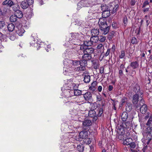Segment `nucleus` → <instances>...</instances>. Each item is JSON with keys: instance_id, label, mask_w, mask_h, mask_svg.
Here are the masks:
<instances>
[{"instance_id": "2", "label": "nucleus", "mask_w": 152, "mask_h": 152, "mask_svg": "<svg viewBox=\"0 0 152 152\" xmlns=\"http://www.w3.org/2000/svg\"><path fill=\"white\" fill-rule=\"evenodd\" d=\"M71 38H70L68 42L66 43L64 45L66 47L71 48H74L75 47L73 45H80V41L78 39L80 34L77 33H72Z\"/></svg>"}, {"instance_id": "17", "label": "nucleus", "mask_w": 152, "mask_h": 152, "mask_svg": "<svg viewBox=\"0 0 152 152\" xmlns=\"http://www.w3.org/2000/svg\"><path fill=\"white\" fill-rule=\"evenodd\" d=\"M64 92L65 95L66 97H70L73 96V91H70L66 89L65 90Z\"/></svg>"}, {"instance_id": "11", "label": "nucleus", "mask_w": 152, "mask_h": 152, "mask_svg": "<svg viewBox=\"0 0 152 152\" xmlns=\"http://www.w3.org/2000/svg\"><path fill=\"white\" fill-rule=\"evenodd\" d=\"M145 116L144 117L145 119L147 120L149 118L147 122L148 124L149 123H152V113L150 111H147L145 113Z\"/></svg>"}, {"instance_id": "61", "label": "nucleus", "mask_w": 152, "mask_h": 152, "mask_svg": "<svg viewBox=\"0 0 152 152\" xmlns=\"http://www.w3.org/2000/svg\"><path fill=\"white\" fill-rule=\"evenodd\" d=\"M113 88V87L112 86L110 85L108 86V90L110 91H112Z\"/></svg>"}, {"instance_id": "56", "label": "nucleus", "mask_w": 152, "mask_h": 152, "mask_svg": "<svg viewBox=\"0 0 152 152\" xmlns=\"http://www.w3.org/2000/svg\"><path fill=\"white\" fill-rule=\"evenodd\" d=\"M26 1L29 5L33 4L34 2V0H26Z\"/></svg>"}, {"instance_id": "10", "label": "nucleus", "mask_w": 152, "mask_h": 152, "mask_svg": "<svg viewBox=\"0 0 152 152\" xmlns=\"http://www.w3.org/2000/svg\"><path fill=\"white\" fill-rule=\"evenodd\" d=\"M83 75L84 76V81L86 83H88L90 81V76L88 75V72L86 71L83 72Z\"/></svg>"}, {"instance_id": "33", "label": "nucleus", "mask_w": 152, "mask_h": 152, "mask_svg": "<svg viewBox=\"0 0 152 152\" xmlns=\"http://www.w3.org/2000/svg\"><path fill=\"white\" fill-rule=\"evenodd\" d=\"M15 27L14 25L12 23L9 24L7 26L8 29L10 32L14 30Z\"/></svg>"}, {"instance_id": "38", "label": "nucleus", "mask_w": 152, "mask_h": 152, "mask_svg": "<svg viewBox=\"0 0 152 152\" xmlns=\"http://www.w3.org/2000/svg\"><path fill=\"white\" fill-rule=\"evenodd\" d=\"M18 18V17L15 15H12L10 17V20L11 22H14L17 21Z\"/></svg>"}, {"instance_id": "39", "label": "nucleus", "mask_w": 152, "mask_h": 152, "mask_svg": "<svg viewBox=\"0 0 152 152\" xmlns=\"http://www.w3.org/2000/svg\"><path fill=\"white\" fill-rule=\"evenodd\" d=\"M98 39L99 41L101 42H103L106 40V37L103 35H100L98 36Z\"/></svg>"}, {"instance_id": "19", "label": "nucleus", "mask_w": 152, "mask_h": 152, "mask_svg": "<svg viewBox=\"0 0 152 152\" xmlns=\"http://www.w3.org/2000/svg\"><path fill=\"white\" fill-rule=\"evenodd\" d=\"M116 129L117 134H120V133L121 134L124 133V129L121 125H118L116 126Z\"/></svg>"}, {"instance_id": "14", "label": "nucleus", "mask_w": 152, "mask_h": 152, "mask_svg": "<svg viewBox=\"0 0 152 152\" xmlns=\"http://www.w3.org/2000/svg\"><path fill=\"white\" fill-rule=\"evenodd\" d=\"M88 115L90 117H93L94 120L96 121L97 119V116L96 115V112L94 110H90L88 113Z\"/></svg>"}, {"instance_id": "8", "label": "nucleus", "mask_w": 152, "mask_h": 152, "mask_svg": "<svg viewBox=\"0 0 152 152\" xmlns=\"http://www.w3.org/2000/svg\"><path fill=\"white\" fill-rule=\"evenodd\" d=\"M67 86V89L71 91H73V90L78 88L79 85L77 84H75L74 83H71L70 84H67L65 85L64 87Z\"/></svg>"}, {"instance_id": "47", "label": "nucleus", "mask_w": 152, "mask_h": 152, "mask_svg": "<svg viewBox=\"0 0 152 152\" xmlns=\"http://www.w3.org/2000/svg\"><path fill=\"white\" fill-rule=\"evenodd\" d=\"M96 48L98 50H102L103 51L104 46L102 44H100L98 45L96 47Z\"/></svg>"}, {"instance_id": "64", "label": "nucleus", "mask_w": 152, "mask_h": 152, "mask_svg": "<svg viewBox=\"0 0 152 152\" xmlns=\"http://www.w3.org/2000/svg\"><path fill=\"white\" fill-rule=\"evenodd\" d=\"M115 50V45H113L112 47V50L113 52H114Z\"/></svg>"}, {"instance_id": "34", "label": "nucleus", "mask_w": 152, "mask_h": 152, "mask_svg": "<svg viewBox=\"0 0 152 152\" xmlns=\"http://www.w3.org/2000/svg\"><path fill=\"white\" fill-rule=\"evenodd\" d=\"M90 39L91 42L92 43V44L94 43H96L98 40V36H93L91 37Z\"/></svg>"}, {"instance_id": "43", "label": "nucleus", "mask_w": 152, "mask_h": 152, "mask_svg": "<svg viewBox=\"0 0 152 152\" xmlns=\"http://www.w3.org/2000/svg\"><path fill=\"white\" fill-rule=\"evenodd\" d=\"M80 64V61L77 60H73L72 63V66L75 67V66H77Z\"/></svg>"}, {"instance_id": "52", "label": "nucleus", "mask_w": 152, "mask_h": 152, "mask_svg": "<svg viewBox=\"0 0 152 152\" xmlns=\"http://www.w3.org/2000/svg\"><path fill=\"white\" fill-rule=\"evenodd\" d=\"M35 41H36V40L33 39V41H32L31 42H30V45L32 46H36V45H37V43H35Z\"/></svg>"}, {"instance_id": "63", "label": "nucleus", "mask_w": 152, "mask_h": 152, "mask_svg": "<svg viewBox=\"0 0 152 152\" xmlns=\"http://www.w3.org/2000/svg\"><path fill=\"white\" fill-rule=\"evenodd\" d=\"M10 40L13 41L15 39L16 37L13 36H12L10 37Z\"/></svg>"}, {"instance_id": "16", "label": "nucleus", "mask_w": 152, "mask_h": 152, "mask_svg": "<svg viewBox=\"0 0 152 152\" xmlns=\"http://www.w3.org/2000/svg\"><path fill=\"white\" fill-rule=\"evenodd\" d=\"M139 96L137 94L134 95L132 98V102L134 105L136 104L138 101Z\"/></svg>"}, {"instance_id": "6", "label": "nucleus", "mask_w": 152, "mask_h": 152, "mask_svg": "<svg viewBox=\"0 0 152 152\" xmlns=\"http://www.w3.org/2000/svg\"><path fill=\"white\" fill-rule=\"evenodd\" d=\"M140 102V105H142L140 108V112L142 114H145L148 111L147 106L145 104H144L143 100L141 99Z\"/></svg>"}, {"instance_id": "28", "label": "nucleus", "mask_w": 152, "mask_h": 152, "mask_svg": "<svg viewBox=\"0 0 152 152\" xmlns=\"http://www.w3.org/2000/svg\"><path fill=\"white\" fill-rule=\"evenodd\" d=\"M110 10H107L106 11L102 12V16L104 18L108 17L110 15Z\"/></svg>"}, {"instance_id": "41", "label": "nucleus", "mask_w": 152, "mask_h": 152, "mask_svg": "<svg viewBox=\"0 0 152 152\" xmlns=\"http://www.w3.org/2000/svg\"><path fill=\"white\" fill-rule=\"evenodd\" d=\"M140 87L139 85L136 84L135 85L133 91L135 93H138L140 90Z\"/></svg>"}, {"instance_id": "25", "label": "nucleus", "mask_w": 152, "mask_h": 152, "mask_svg": "<svg viewBox=\"0 0 152 152\" xmlns=\"http://www.w3.org/2000/svg\"><path fill=\"white\" fill-rule=\"evenodd\" d=\"M0 40L1 42H5L7 40V35L5 34H3L0 32Z\"/></svg>"}, {"instance_id": "40", "label": "nucleus", "mask_w": 152, "mask_h": 152, "mask_svg": "<svg viewBox=\"0 0 152 152\" xmlns=\"http://www.w3.org/2000/svg\"><path fill=\"white\" fill-rule=\"evenodd\" d=\"M20 7L17 4H14L12 6V10L15 12L17 10H18Z\"/></svg>"}, {"instance_id": "3", "label": "nucleus", "mask_w": 152, "mask_h": 152, "mask_svg": "<svg viewBox=\"0 0 152 152\" xmlns=\"http://www.w3.org/2000/svg\"><path fill=\"white\" fill-rule=\"evenodd\" d=\"M64 74L65 75H70L71 73L73 72L75 67L72 66L73 60L68 59H65L64 61Z\"/></svg>"}, {"instance_id": "44", "label": "nucleus", "mask_w": 152, "mask_h": 152, "mask_svg": "<svg viewBox=\"0 0 152 152\" xmlns=\"http://www.w3.org/2000/svg\"><path fill=\"white\" fill-rule=\"evenodd\" d=\"M124 134H121L120 133V134H117V137L119 140H124Z\"/></svg>"}, {"instance_id": "18", "label": "nucleus", "mask_w": 152, "mask_h": 152, "mask_svg": "<svg viewBox=\"0 0 152 152\" xmlns=\"http://www.w3.org/2000/svg\"><path fill=\"white\" fill-rule=\"evenodd\" d=\"M130 66L134 69H136L139 66V64L137 61H134L132 62L130 64Z\"/></svg>"}, {"instance_id": "4", "label": "nucleus", "mask_w": 152, "mask_h": 152, "mask_svg": "<svg viewBox=\"0 0 152 152\" xmlns=\"http://www.w3.org/2000/svg\"><path fill=\"white\" fill-rule=\"evenodd\" d=\"M147 128L145 132L143 133V136L148 140L147 143L148 144L152 137V123H146Z\"/></svg>"}, {"instance_id": "53", "label": "nucleus", "mask_w": 152, "mask_h": 152, "mask_svg": "<svg viewBox=\"0 0 152 152\" xmlns=\"http://www.w3.org/2000/svg\"><path fill=\"white\" fill-rule=\"evenodd\" d=\"M110 52V50L109 49H107V51L105 54H104V56L103 57H106L109 54Z\"/></svg>"}, {"instance_id": "20", "label": "nucleus", "mask_w": 152, "mask_h": 152, "mask_svg": "<svg viewBox=\"0 0 152 152\" xmlns=\"http://www.w3.org/2000/svg\"><path fill=\"white\" fill-rule=\"evenodd\" d=\"M82 63H80V66L78 67L77 68H75L74 70L80 72L82 71H84L86 70L85 66L82 65Z\"/></svg>"}, {"instance_id": "15", "label": "nucleus", "mask_w": 152, "mask_h": 152, "mask_svg": "<svg viewBox=\"0 0 152 152\" xmlns=\"http://www.w3.org/2000/svg\"><path fill=\"white\" fill-rule=\"evenodd\" d=\"M80 138L85 139L88 137V132L86 131L81 132L79 134Z\"/></svg>"}, {"instance_id": "58", "label": "nucleus", "mask_w": 152, "mask_h": 152, "mask_svg": "<svg viewBox=\"0 0 152 152\" xmlns=\"http://www.w3.org/2000/svg\"><path fill=\"white\" fill-rule=\"evenodd\" d=\"M104 67L102 66L100 67L99 70L100 73L102 74L104 73Z\"/></svg>"}, {"instance_id": "13", "label": "nucleus", "mask_w": 152, "mask_h": 152, "mask_svg": "<svg viewBox=\"0 0 152 152\" xmlns=\"http://www.w3.org/2000/svg\"><path fill=\"white\" fill-rule=\"evenodd\" d=\"M89 14L87 16V19L89 18L91 20L93 18H94V16H96L97 14V11H94L93 12L92 10H90L88 12Z\"/></svg>"}, {"instance_id": "62", "label": "nucleus", "mask_w": 152, "mask_h": 152, "mask_svg": "<svg viewBox=\"0 0 152 152\" xmlns=\"http://www.w3.org/2000/svg\"><path fill=\"white\" fill-rule=\"evenodd\" d=\"M136 1L135 0H132L130 4L131 6H134L135 3Z\"/></svg>"}, {"instance_id": "27", "label": "nucleus", "mask_w": 152, "mask_h": 152, "mask_svg": "<svg viewBox=\"0 0 152 152\" xmlns=\"http://www.w3.org/2000/svg\"><path fill=\"white\" fill-rule=\"evenodd\" d=\"M91 121L89 120H85L83 122V124L84 126H88L91 125L92 124Z\"/></svg>"}, {"instance_id": "7", "label": "nucleus", "mask_w": 152, "mask_h": 152, "mask_svg": "<svg viewBox=\"0 0 152 152\" xmlns=\"http://www.w3.org/2000/svg\"><path fill=\"white\" fill-rule=\"evenodd\" d=\"M15 30L16 33L19 36H23L25 31L23 27L20 25L17 26Z\"/></svg>"}, {"instance_id": "48", "label": "nucleus", "mask_w": 152, "mask_h": 152, "mask_svg": "<svg viewBox=\"0 0 152 152\" xmlns=\"http://www.w3.org/2000/svg\"><path fill=\"white\" fill-rule=\"evenodd\" d=\"M103 112V109L102 108H101L100 109L98 114H97L96 115L97 117H100L102 116Z\"/></svg>"}, {"instance_id": "46", "label": "nucleus", "mask_w": 152, "mask_h": 152, "mask_svg": "<svg viewBox=\"0 0 152 152\" xmlns=\"http://www.w3.org/2000/svg\"><path fill=\"white\" fill-rule=\"evenodd\" d=\"M77 150L79 152H83L84 150V148L83 146L80 145H77Z\"/></svg>"}, {"instance_id": "55", "label": "nucleus", "mask_w": 152, "mask_h": 152, "mask_svg": "<svg viewBox=\"0 0 152 152\" xmlns=\"http://www.w3.org/2000/svg\"><path fill=\"white\" fill-rule=\"evenodd\" d=\"M123 22L124 26H126L127 23V19L126 17H124L123 19Z\"/></svg>"}, {"instance_id": "22", "label": "nucleus", "mask_w": 152, "mask_h": 152, "mask_svg": "<svg viewBox=\"0 0 152 152\" xmlns=\"http://www.w3.org/2000/svg\"><path fill=\"white\" fill-rule=\"evenodd\" d=\"M132 142H133V140L132 138H127L123 141V144L124 145H129Z\"/></svg>"}, {"instance_id": "36", "label": "nucleus", "mask_w": 152, "mask_h": 152, "mask_svg": "<svg viewBox=\"0 0 152 152\" xmlns=\"http://www.w3.org/2000/svg\"><path fill=\"white\" fill-rule=\"evenodd\" d=\"M132 109V104L129 103H126V109L127 111H130Z\"/></svg>"}, {"instance_id": "12", "label": "nucleus", "mask_w": 152, "mask_h": 152, "mask_svg": "<svg viewBox=\"0 0 152 152\" xmlns=\"http://www.w3.org/2000/svg\"><path fill=\"white\" fill-rule=\"evenodd\" d=\"M83 96L85 99L88 101L91 102L92 100V94L90 92H87L84 94Z\"/></svg>"}, {"instance_id": "50", "label": "nucleus", "mask_w": 152, "mask_h": 152, "mask_svg": "<svg viewBox=\"0 0 152 152\" xmlns=\"http://www.w3.org/2000/svg\"><path fill=\"white\" fill-rule=\"evenodd\" d=\"M129 145L130 146V148L132 149L134 148L136 146L135 143L134 142H132Z\"/></svg>"}, {"instance_id": "21", "label": "nucleus", "mask_w": 152, "mask_h": 152, "mask_svg": "<svg viewBox=\"0 0 152 152\" xmlns=\"http://www.w3.org/2000/svg\"><path fill=\"white\" fill-rule=\"evenodd\" d=\"M93 45L92 43L91 42V39L90 40H86L84 41L83 45H82L80 46V47L82 46H84L86 48H87L88 46H91Z\"/></svg>"}, {"instance_id": "42", "label": "nucleus", "mask_w": 152, "mask_h": 152, "mask_svg": "<svg viewBox=\"0 0 152 152\" xmlns=\"http://www.w3.org/2000/svg\"><path fill=\"white\" fill-rule=\"evenodd\" d=\"M97 84V82L96 81H94L92 83H91V87H90L89 88L91 90H92L93 91H94L95 89V87L96 86V85Z\"/></svg>"}, {"instance_id": "5", "label": "nucleus", "mask_w": 152, "mask_h": 152, "mask_svg": "<svg viewBox=\"0 0 152 152\" xmlns=\"http://www.w3.org/2000/svg\"><path fill=\"white\" fill-rule=\"evenodd\" d=\"M91 5L90 1L88 0H82L77 4V9L79 10L83 7H89Z\"/></svg>"}, {"instance_id": "24", "label": "nucleus", "mask_w": 152, "mask_h": 152, "mask_svg": "<svg viewBox=\"0 0 152 152\" xmlns=\"http://www.w3.org/2000/svg\"><path fill=\"white\" fill-rule=\"evenodd\" d=\"M114 7H110V10L111 11V13L112 14L115 13L116 11H117L118 8V5L116 4L114 5Z\"/></svg>"}, {"instance_id": "60", "label": "nucleus", "mask_w": 152, "mask_h": 152, "mask_svg": "<svg viewBox=\"0 0 152 152\" xmlns=\"http://www.w3.org/2000/svg\"><path fill=\"white\" fill-rule=\"evenodd\" d=\"M148 1H145L143 4V6H142V7L143 8V7H145V6L146 5H147L148 4Z\"/></svg>"}, {"instance_id": "45", "label": "nucleus", "mask_w": 152, "mask_h": 152, "mask_svg": "<svg viewBox=\"0 0 152 152\" xmlns=\"http://www.w3.org/2000/svg\"><path fill=\"white\" fill-rule=\"evenodd\" d=\"M101 7L102 12L106 11L107 10H110V9H109L108 7L106 4L102 5Z\"/></svg>"}, {"instance_id": "32", "label": "nucleus", "mask_w": 152, "mask_h": 152, "mask_svg": "<svg viewBox=\"0 0 152 152\" xmlns=\"http://www.w3.org/2000/svg\"><path fill=\"white\" fill-rule=\"evenodd\" d=\"M139 122L140 123V125H142L144 124L145 122L147 120L145 119V117L143 116H140L139 115Z\"/></svg>"}, {"instance_id": "59", "label": "nucleus", "mask_w": 152, "mask_h": 152, "mask_svg": "<svg viewBox=\"0 0 152 152\" xmlns=\"http://www.w3.org/2000/svg\"><path fill=\"white\" fill-rule=\"evenodd\" d=\"M4 47L2 44L1 42H0V51L1 52L2 51Z\"/></svg>"}, {"instance_id": "31", "label": "nucleus", "mask_w": 152, "mask_h": 152, "mask_svg": "<svg viewBox=\"0 0 152 152\" xmlns=\"http://www.w3.org/2000/svg\"><path fill=\"white\" fill-rule=\"evenodd\" d=\"M128 118V113L126 112H124L123 113L121 116V118L122 120L125 121H126Z\"/></svg>"}, {"instance_id": "37", "label": "nucleus", "mask_w": 152, "mask_h": 152, "mask_svg": "<svg viewBox=\"0 0 152 152\" xmlns=\"http://www.w3.org/2000/svg\"><path fill=\"white\" fill-rule=\"evenodd\" d=\"M73 94L75 96L80 95L81 94V91L78 89L77 88L75 89L73 91Z\"/></svg>"}, {"instance_id": "35", "label": "nucleus", "mask_w": 152, "mask_h": 152, "mask_svg": "<svg viewBox=\"0 0 152 152\" xmlns=\"http://www.w3.org/2000/svg\"><path fill=\"white\" fill-rule=\"evenodd\" d=\"M4 4H8L10 7H12L14 4L12 0H6L3 2Z\"/></svg>"}, {"instance_id": "49", "label": "nucleus", "mask_w": 152, "mask_h": 152, "mask_svg": "<svg viewBox=\"0 0 152 152\" xmlns=\"http://www.w3.org/2000/svg\"><path fill=\"white\" fill-rule=\"evenodd\" d=\"M125 53L124 51V50H122L121 51V54L119 55V58H124V56H125Z\"/></svg>"}, {"instance_id": "51", "label": "nucleus", "mask_w": 152, "mask_h": 152, "mask_svg": "<svg viewBox=\"0 0 152 152\" xmlns=\"http://www.w3.org/2000/svg\"><path fill=\"white\" fill-rule=\"evenodd\" d=\"M131 42L133 44H136L137 43V40L134 37H133L132 38Z\"/></svg>"}, {"instance_id": "23", "label": "nucleus", "mask_w": 152, "mask_h": 152, "mask_svg": "<svg viewBox=\"0 0 152 152\" xmlns=\"http://www.w3.org/2000/svg\"><path fill=\"white\" fill-rule=\"evenodd\" d=\"M93 36H97L99 33V29L97 28H94L91 31Z\"/></svg>"}, {"instance_id": "57", "label": "nucleus", "mask_w": 152, "mask_h": 152, "mask_svg": "<svg viewBox=\"0 0 152 152\" xmlns=\"http://www.w3.org/2000/svg\"><path fill=\"white\" fill-rule=\"evenodd\" d=\"M4 21H0V28H2L4 26Z\"/></svg>"}, {"instance_id": "26", "label": "nucleus", "mask_w": 152, "mask_h": 152, "mask_svg": "<svg viewBox=\"0 0 152 152\" xmlns=\"http://www.w3.org/2000/svg\"><path fill=\"white\" fill-rule=\"evenodd\" d=\"M29 5L28 4L26 1H24L21 3L20 6L23 9H25L27 8Z\"/></svg>"}, {"instance_id": "29", "label": "nucleus", "mask_w": 152, "mask_h": 152, "mask_svg": "<svg viewBox=\"0 0 152 152\" xmlns=\"http://www.w3.org/2000/svg\"><path fill=\"white\" fill-rule=\"evenodd\" d=\"M100 28L102 31H103L102 34L106 35L108 32L110 27L109 26H107L106 28Z\"/></svg>"}, {"instance_id": "30", "label": "nucleus", "mask_w": 152, "mask_h": 152, "mask_svg": "<svg viewBox=\"0 0 152 152\" xmlns=\"http://www.w3.org/2000/svg\"><path fill=\"white\" fill-rule=\"evenodd\" d=\"M15 15L19 18H21L23 17L22 12L19 10H17L15 12Z\"/></svg>"}, {"instance_id": "1", "label": "nucleus", "mask_w": 152, "mask_h": 152, "mask_svg": "<svg viewBox=\"0 0 152 152\" xmlns=\"http://www.w3.org/2000/svg\"><path fill=\"white\" fill-rule=\"evenodd\" d=\"M94 49L91 48H86L84 46L80 47L78 53L79 54L83 55L82 58L83 59L81 62L80 61V63H82V65L85 66H86L87 61L91 59V54L94 53Z\"/></svg>"}, {"instance_id": "9", "label": "nucleus", "mask_w": 152, "mask_h": 152, "mask_svg": "<svg viewBox=\"0 0 152 152\" xmlns=\"http://www.w3.org/2000/svg\"><path fill=\"white\" fill-rule=\"evenodd\" d=\"M98 24L100 28H106L107 26V23L106 21V19L103 18H101L99 20Z\"/></svg>"}, {"instance_id": "54", "label": "nucleus", "mask_w": 152, "mask_h": 152, "mask_svg": "<svg viewBox=\"0 0 152 152\" xmlns=\"http://www.w3.org/2000/svg\"><path fill=\"white\" fill-rule=\"evenodd\" d=\"M76 102L77 103V104L78 105H80L83 104L85 103L84 101H79L78 100H77V101Z\"/></svg>"}]
</instances>
